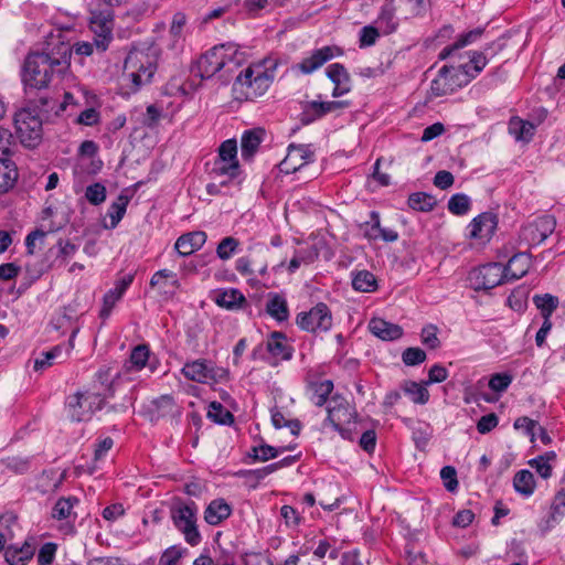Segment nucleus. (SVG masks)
Returning a JSON list of instances; mask_svg holds the SVG:
<instances>
[{"label":"nucleus","instance_id":"13d9d810","mask_svg":"<svg viewBox=\"0 0 565 565\" xmlns=\"http://www.w3.org/2000/svg\"><path fill=\"white\" fill-rule=\"evenodd\" d=\"M379 36L380 32L377 28H374L372 25L363 26L360 31V47H367L374 45Z\"/></svg>","mask_w":565,"mask_h":565},{"label":"nucleus","instance_id":"dca6fc26","mask_svg":"<svg viewBox=\"0 0 565 565\" xmlns=\"http://www.w3.org/2000/svg\"><path fill=\"white\" fill-rule=\"evenodd\" d=\"M350 106V102L348 100H330V102H319L311 100L308 102L301 114V121L303 124H310L317 119L324 117L331 113L341 111L344 108Z\"/></svg>","mask_w":565,"mask_h":565},{"label":"nucleus","instance_id":"bb28decb","mask_svg":"<svg viewBox=\"0 0 565 565\" xmlns=\"http://www.w3.org/2000/svg\"><path fill=\"white\" fill-rule=\"evenodd\" d=\"M310 401L316 406H323L333 391V383L330 380L310 382L307 386Z\"/></svg>","mask_w":565,"mask_h":565},{"label":"nucleus","instance_id":"603ef678","mask_svg":"<svg viewBox=\"0 0 565 565\" xmlns=\"http://www.w3.org/2000/svg\"><path fill=\"white\" fill-rule=\"evenodd\" d=\"M513 381V376L509 373H495L489 380V387L495 393H501L508 390Z\"/></svg>","mask_w":565,"mask_h":565},{"label":"nucleus","instance_id":"f03ea898","mask_svg":"<svg viewBox=\"0 0 565 565\" xmlns=\"http://www.w3.org/2000/svg\"><path fill=\"white\" fill-rule=\"evenodd\" d=\"M170 518L174 527L180 531L185 542L191 546H198L202 536L198 529V505L194 501L174 499L170 507Z\"/></svg>","mask_w":565,"mask_h":565},{"label":"nucleus","instance_id":"7c9ffc66","mask_svg":"<svg viewBox=\"0 0 565 565\" xmlns=\"http://www.w3.org/2000/svg\"><path fill=\"white\" fill-rule=\"evenodd\" d=\"M157 417H180L181 407L177 405L174 398L170 395H162L153 402Z\"/></svg>","mask_w":565,"mask_h":565},{"label":"nucleus","instance_id":"ddd939ff","mask_svg":"<svg viewBox=\"0 0 565 565\" xmlns=\"http://www.w3.org/2000/svg\"><path fill=\"white\" fill-rule=\"evenodd\" d=\"M461 70L455 66L444 65L435 79L430 84V93L435 97L445 96L454 93L457 87L465 84V78L461 79Z\"/></svg>","mask_w":565,"mask_h":565},{"label":"nucleus","instance_id":"8fccbe9b","mask_svg":"<svg viewBox=\"0 0 565 565\" xmlns=\"http://www.w3.org/2000/svg\"><path fill=\"white\" fill-rule=\"evenodd\" d=\"M63 352V348L61 345H56L53 349L42 353L41 359H36L34 361V370L42 371L53 364V361L57 358H61Z\"/></svg>","mask_w":565,"mask_h":565},{"label":"nucleus","instance_id":"0eeeda50","mask_svg":"<svg viewBox=\"0 0 565 565\" xmlns=\"http://www.w3.org/2000/svg\"><path fill=\"white\" fill-rule=\"evenodd\" d=\"M327 412L323 425H330L343 439L353 440L350 425L354 422L356 412L350 403L344 397L335 395L331 398Z\"/></svg>","mask_w":565,"mask_h":565},{"label":"nucleus","instance_id":"a18cd8bd","mask_svg":"<svg viewBox=\"0 0 565 565\" xmlns=\"http://www.w3.org/2000/svg\"><path fill=\"white\" fill-rule=\"evenodd\" d=\"M78 500L74 497L61 498L56 501L52 510V516L56 520H64L71 516L74 504Z\"/></svg>","mask_w":565,"mask_h":565},{"label":"nucleus","instance_id":"a211bd4d","mask_svg":"<svg viewBox=\"0 0 565 565\" xmlns=\"http://www.w3.org/2000/svg\"><path fill=\"white\" fill-rule=\"evenodd\" d=\"M497 225L495 214L491 212L481 213L469 224V236L471 238L489 239L494 234Z\"/></svg>","mask_w":565,"mask_h":565},{"label":"nucleus","instance_id":"a19ab883","mask_svg":"<svg viewBox=\"0 0 565 565\" xmlns=\"http://www.w3.org/2000/svg\"><path fill=\"white\" fill-rule=\"evenodd\" d=\"M130 198L124 194H120L117 201L113 202L108 209L107 215L110 218L109 228H115L119 222L122 220L127 205L129 203Z\"/></svg>","mask_w":565,"mask_h":565},{"label":"nucleus","instance_id":"5fc2aeb1","mask_svg":"<svg viewBox=\"0 0 565 565\" xmlns=\"http://www.w3.org/2000/svg\"><path fill=\"white\" fill-rule=\"evenodd\" d=\"M217 159L227 160L228 161H238L237 160V143L235 139H227L223 141L218 148Z\"/></svg>","mask_w":565,"mask_h":565},{"label":"nucleus","instance_id":"774afa93","mask_svg":"<svg viewBox=\"0 0 565 565\" xmlns=\"http://www.w3.org/2000/svg\"><path fill=\"white\" fill-rule=\"evenodd\" d=\"M529 465L544 479L552 476L553 468L551 463L543 460V458L535 457L529 461Z\"/></svg>","mask_w":565,"mask_h":565},{"label":"nucleus","instance_id":"0e129e2a","mask_svg":"<svg viewBox=\"0 0 565 565\" xmlns=\"http://www.w3.org/2000/svg\"><path fill=\"white\" fill-rule=\"evenodd\" d=\"M56 553V544L54 543H45L39 551L38 554V563L40 565H51L54 561Z\"/></svg>","mask_w":565,"mask_h":565},{"label":"nucleus","instance_id":"bf43d9fd","mask_svg":"<svg viewBox=\"0 0 565 565\" xmlns=\"http://www.w3.org/2000/svg\"><path fill=\"white\" fill-rule=\"evenodd\" d=\"M184 552H185V550L182 548L181 546L172 545L163 552V554L160 558V564L161 565H177Z\"/></svg>","mask_w":565,"mask_h":565},{"label":"nucleus","instance_id":"de8ad7c7","mask_svg":"<svg viewBox=\"0 0 565 565\" xmlns=\"http://www.w3.org/2000/svg\"><path fill=\"white\" fill-rule=\"evenodd\" d=\"M448 210L455 215H465L470 210V199L463 193L454 194L448 201Z\"/></svg>","mask_w":565,"mask_h":565},{"label":"nucleus","instance_id":"6e6552de","mask_svg":"<svg viewBox=\"0 0 565 565\" xmlns=\"http://www.w3.org/2000/svg\"><path fill=\"white\" fill-rule=\"evenodd\" d=\"M105 397L102 392H77L67 397L66 408L73 422H87L96 411L103 408Z\"/></svg>","mask_w":565,"mask_h":565},{"label":"nucleus","instance_id":"338daca9","mask_svg":"<svg viewBox=\"0 0 565 565\" xmlns=\"http://www.w3.org/2000/svg\"><path fill=\"white\" fill-rule=\"evenodd\" d=\"M448 377V371L441 364H434L428 371V379L425 385L441 383Z\"/></svg>","mask_w":565,"mask_h":565},{"label":"nucleus","instance_id":"e433bc0d","mask_svg":"<svg viewBox=\"0 0 565 565\" xmlns=\"http://www.w3.org/2000/svg\"><path fill=\"white\" fill-rule=\"evenodd\" d=\"M215 302L217 306L234 310L238 309L243 302H245V297L237 289H228L221 291L215 297Z\"/></svg>","mask_w":565,"mask_h":565},{"label":"nucleus","instance_id":"aec40b11","mask_svg":"<svg viewBox=\"0 0 565 565\" xmlns=\"http://www.w3.org/2000/svg\"><path fill=\"white\" fill-rule=\"evenodd\" d=\"M206 242V234L202 231L190 232L181 235L175 244L174 248L180 256H189L195 250L200 249Z\"/></svg>","mask_w":565,"mask_h":565},{"label":"nucleus","instance_id":"6ab92c4d","mask_svg":"<svg viewBox=\"0 0 565 565\" xmlns=\"http://www.w3.org/2000/svg\"><path fill=\"white\" fill-rule=\"evenodd\" d=\"M531 267V254L520 252L514 254L503 266L507 281H514L525 276Z\"/></svg>","mask_w":565,"mask_h":565},{"label":"nucleus","instance_id":"39448f33","mask_svg":"<svg viewBox=\"0 0 565 565\" xmlns=\"http://www.w3.org/2000/svg\"><path fill=\"white\" fill-rule=\"evenodd\" d=\"M271 81L273 76L260 66H248L236 76L233 90L239 95L238 98L254 99L265 94Z\"/></svg>","mask_w":565,"mask_h":565},{"label":"nucleus","instance_id":"c03bdc74","mask_svg":"<svg viewBox=\"0 0 565 565\" xmlns=\"http://www.w3.org/2000/svg\"><path fill=\"white\" fill-rule=\"evenodd\" d=\"M207 417L221 425H227L234 422L233 414L225 409L224 406L218 402H212L210 404Z\"/></svg>","mask_w":565,"mask_h":565},{"label":"nucleus","instance_id":"4468645a","mask_svg":"<svg viewBox=\"0 0 565 565\" xmlns=\"http://www.w3.org/2000/svg\"><path fill=\"white\" fill-rule=\"evenodd\" d=\"M342 54L343 50L341 47L335 45H327L312 51L311 54L302 58L295 66V68L305 75H309L319 70L333 57L341 56Z\"/></svg>","mask_w":565,"mask_h":565},{"label":"nucleus","instance_id":"20e7f679","mask_svg":"<svg viewBox=\"0 0 565 565\" xmlns=\"http://www.w3.org/2000/svg\"><path fill=\"white\" fill-rule=\"evenodd\" d=\"M15 135L20 142L26 148H35L42 141V119L33 107L19 109L13 117Z\"/></svg>","mask_w":565,"mask_h":565},{"label":"nucleus","instance_id":"864d4df0","mask_svg":"<svg viewBox=\"0 0 565 565\" xmlns=\"http://www.w3.org/2000/svg\"><path fill=\"white\" fill-rule=\"evenodd\" d=\"M426 352L417 347L407 348L402 354L404 364L408 366H415L423 363L426 360Z\"/></svg>","mask_w":565,"mask_h":565},{"label":"nucleus","instance_id":"412c9836","mask_svg":"<svg viewBox=\"0 0 565 565\" xmlns=\"http://www.w3.org/2000/svg\"><path fill=\"white\" fill-rule=\"evenodd\" d=\"M369 329L372 334L384 341L397 340L403 335L402 327L381 318H373L369 323Z\"/></svg>","mask_w":565,"mask_h":565},{"label":"nucleus","instance_id":"f704fd0d","mask_svg":"<svg viewBox=\"0 0 565 565\" xmlns=\"http://www.w3.org/2000/svg\"><path fill=\"white\" fill-rule=\"evenodd\" d=\"M376 23L385 34H391L396 31L398 23L395 17V8L392 2L383 6Z\"/></svg>","mask_w":565,"mask_h":565},{"label":"nucleus","instance_id":"e2e57ef3","mask_svg":"<svg viewBox=\"0 0 565 565\" xmlns=\"http://www.w3.org/2000/svg\"><path fill=\"white\" fill-rule=\"evenodd\" d=\"M162 117V111L156 105H149L146 109V114L142 119L143 126L152 129L156 128L159 124L160 118Z\"/></svg>","mask_w":565,"mask_h":565},{"label":"nucleus","instance_id":"9d476101","mask_svg":"<svg viewBox=\"0 0 565 565\" xmlns=\"http://www.w3.org/2000/svg\"><path fill=\"white\" fill-rule=\"evenodd\" d=\"M557 222L553 215H543L523 225L519 232V245L527 248L542 244L551 236Z\"/></svg>","mask_w":565,"mask_h":565},{"label":"nucleus","instance_id":"49530a36","mask_svg":"<svg viewBox=\"0 0 565 565\" xmlns=\"http://www.w3.org/2000/svg\"><path fill=\"white\" fill-rule=\"evenodd\" d=\"M361 230L363 231V235L370 241H376L380 238L381 233V222L380 214L375 211L370 213V221L364 222L361 225Z\"/></svg>","mask_w":565,"mask_h":565},{"label":"nucleus","instance_id":"5701e85b","mask_svg":"<svg viewBox=\"0 0 565 565\" xmlns=\"http://www.w3.org/2000/svg\"><path fill=\"white\" fill-rule=\"evenodd\" d=\"M232 513L231 505L224 499H216L210 502L204 511V520L210 525H217Z\"/></svg>","mask_w":565,"mask_h":565},{"label":"nucleus","instance_id":"c85d7f7f","mask_svg":"<svg viewBox=\"0 0 565 565\" xmlns=\"http://www.w3.org/2000/svg\"><path fill=\"white\" fill-rule=\"evenodd\" d=\"M266 312L278 322L286 321L289 317L286 299L278 294H269V299L266 303Z\"/></svg>","mask_w":565,"mask_h":565},{"label":"nucleus","instance_id":"09e8293b","mask_svg":"<svg viewBox=\"0 0 565 565\" xmlns=\"http://www.w3.org/2000/svg\"><path fill=\"white\" fill-rule=\"evenodd\" d=\"M239 243L232 236L224 237L217 245L216 254L222 260L230 259L235 254Z\"/></svg>","mask_w":565,"mask_h":565},{"label":"nucleus","instance_id":"a878e982","mask_svg":"<svg viewBox=\"0 0 565 565\" xmlns=\"http://www.w3.org/2000/svg\"><path fill=\"white\" fill-rule=\"evenodd\" d=\"M34 551L35 547L29 542H24L20 547L10 545L6 548V561L10 565H25L33 557Z\"/></svg>","mask_w":565,"mask_h":565},{"label":"nucleus","instance_id":"6e6d98bb","mask_svg":"<svg viewBox=\"0 0 565 565\" xmlns=\"http://www.w3.org/2000/svg\"><path fill=\"white\" fill-rule=\"evenodd\" d=\"M437 327L434 324H427L422 329L420 338L424 345L429 349H437L440 345V341L437 337Z\"/></svg>","mask_w":565,"mask_h":565},{"label":"nucleus","instance_id":"37998d69","mask_svg":"<svg viewBox=\"0 0 565 565\" xmlns=\"http://www.w3.org/2000/svg\"><path fill=\"white\" fill-rule=\"evenodd\" d=\"M290 449H291V447L276 448V447L269 446L267 444H264V445H260L257 447H253L249 456L255 461H267L269 459H274V458L278 457L280 454H282L287 450H290Z\"/></svg>","mask_w":565,"mask_h":565},{"label":"nucleus","instance_id":"f8f14e48","mask_svg":"<svg viewBox=\"0 0 565 565\" xmlns=\"http://www.w3.org/2000/svg\"><path fill=\"white\" fill-rule=\"evenodd\" d=\"M475 290H489L501 284L508 282L503 266L500 263H489L473 268L468 277Z\"/></svg>","mask_w":565,"mask_h":565},{"label":"nucleus","instance_id":"c756f323","mask_svg":"<svg viewBox=\"0 0 565 565\" xmlns=\"http://www.w3.org/2000/svg\"><path fill=\"white\" fill-rule=\"evenodd\" d=\"M487 63V57L482 52H473L469 63L458 66L461 70L465 84L475 78L486 67Z\"/></svg>","mask_w":565,"mask_h":565},{"label":"nucleus","instance_id":"2eb2a0df","mask_svg":"<svg viewBox=\"0 0 565 565\" xmlns=\"http://www.w3.org/2000/svg\"><path fill=\"white\" fill-rule=\"evenodd\" d=\"M315 160V152L308 145H290L286 158L279 163V170L289 174Z\"/></svg>","mask_w":565,"mask_h":565},{"label":"nucleus","instance_id":"c9c22d12","mask_svg":"<svg viewBox=\"0 0 565 565\" xmlns=\"http://www.w3.org/2000/svg\"><path fill=\"white\" fill-rule=\"evenodd\" d=\"M513 487L518 493L530 497L535 490L533 473L526 469L520 470L513 478Z\"/></svg>","mask_w":565,"mask_h":565},{"label":"nucleus","instance_id":"2f4dec72","mask_svg":"<svg viewBox=\"0 0 565 565\" xmlns=\"http://www.w3.org/2000/svg\"><path fill=\"white\" fill-rule=\"evenodd\" d=\"M210 173L214 179L226 177L225 181L230 182L239 173L238 161L227 162V160L216 158Z\"/></svg>","mask_w":565,"mask_h":565},{"label":"nucleus","instance_id":"680f3d73","mask_svg":"<svg viewBox=\"0 0 565 565\" xmlns=\"http://www.w3.org/2000/svg\"><path fill=\"white\" fill-rule=\"evenodd\" d=\"M499 424V417L494 413L487 414L482 416L477 422V430L484 435L494 429Z\"/></svg>","mask_w":565,"mask_h":565},{"label":"nucleus","instance_id":"4d7b16f0","mask_svg":"<svg viewBox=\"0 0 565 565\" xmlns=\"http://www.w3.org/2000/svg\"><path fill=\"white\" fill-rule=\"evenodd\" d=\"M536 426H539L537 422L527 416H521L516 418L513 424L515 429L524 430V433L530 437L531 443L535 440Z\"/></svg>","mask_w":565,"mask_h":565},{"label":"nucleus","instance_id":"3c124183","mask_svg":"<svg viewBox=\"0 0 565 565\" xmlns=\"http://www.w3.org/2000/svg\"><path fill=\"white\" fill-rule=\"evenodd\" d=\"M85 198L93 205H99L106 200V188L104 184L96 182L86 188Z\"/></svg>","mask_w":565,"mask_h":565},{"label":"nucleus","instance_id":"58836bf2","mask_svg":"<svg viewBox=\"0 0 565 565\" xmlns=\"http://www.w3.org/2000/svg\"><path fill=\"white\" fill-rule=\"evenodd\" d=\"M437 201L435 196L425 192L412 193L408 198V206L420 212H429L434 210Z\"/></svg>","mask_w":565,"mask_h":565},{"label":"nucleus","instance_id":"f3484780","mask_svg":"<svg viewBox=\"0 0 565 565\" xmlns=\"http://www.w3.org/2000/svg\"><path fill=\"white\" fill-rule=\"evenodd\" d=\"M327 77L333 83L332 97H341L352 89L351 76L343 64L333 63L327 67Z\"/></svg>","mask_w":565,"mask_h":565},{"label":"nucleus","instance_id":"423d86ee","mask_svg":"<svg viewBox=\"0 0 565 565\" xmlns=\"http://www.w3.org/2000/svg\"><path fill=\"white\" fill-rule=\"evenodd\" d=\"M233 54H236V50H234L232 45L222 44L214 46L200 56L193 72L202 79L211 78L225 67H227V72H230L232 71L230 65L237 64V62L234 61Z\"/></svg>","mask_w":565,"mask_h":565},{"label":"nucleus","instance_id":"ea45409f","mask_svg":"<svg viewBox=\"0 0 565 565\" xmlns=\"http://www.w3.org/2000/svg\"><path fill=\"white\" fill-rule=\"evenodd\" d=\"M403 391L416 404L424 405L429 399V392L426 388L425 382L419 384L414 381H407L403 385Z\"/></svg>","mask_w":565,"mask_h":565},{"label":"nucleus","instance_id":"b1692460","mask_svg":"<svg viewBox=\"0 0 565 565\" xmlns=\"http://www.w3.org/2000/svg\"><path fill=\"white\" fill-rule=\"evenodd\" d=\"M265 135L264 129H252L243 134L241 140L242 157L245 160H250L257 152L259 145L263 141Z\"/></svg>","mask_w":565,"mask_h":565},{"label":"nucleus","instance_id":"79ce46f5","mask_svg":"<svg viewBox=\"0 0 565 565\" xmlns=\"http://www.w3.org/2000/svg\"><path fill=\"white\" fill-rule=\"evenodd\" d=\"M533 302L541 311L544 319H550L559 303L558 298L551 294L535 295L533 297Z\"/></svg>","mask_w":565,"mask_h":565},{"label":"nucleus","instance_id":"f257e3e1","mask_svg":"<svg viewBox=\"0 0 565 565\" xmlns=\"http://www.w3.org/2000/svg\"><path fill=\"white\" fill-rule=\"evenodd\" d=\"M71 52L65 50L57 56L44 52L30 53L23 64L22 82L26 90L47 88L54 74L70 67Z\"/></svg>","mask_w":565,"mask_h":565},{"label":"nucleus","instance_id":"cd10ccee","mask_svg":"<svg viewBox=\"0 0 565 565\" xmlns=\"http://www.w3.org/2000/svg\"><path fill=\"white\" fill-rule=\"evenodd\" d=\"M18 180V170L14 163L6 158L0 159V193L12 189Z\"/></svg>","mask_w":565,"mask_h":565},{"label":"nucleus","instance_id":"4be33fe9","mask_svg":"<svg viewBox=\"0 0 565 565\" xmlns=\"http://www.w3.org/2000/svg\"><path fill=\"white\" fill-rule=\"evenodd\" d=\"M266 349L276 359L287 361L292 358L294 349L282 332H273L266 342Z\"/></svg>","mask_w":565,"mask_h":565},{"label":"nucleus","instance_id":"7ed1b4c3","mask_svg":"<svg viewBox=\"0 0 565 565\" xmlns=\"http://www.w3.org/2000/svg\"><path fill=\"white\" fill-rule=\"evenodd\" d=\"M156 70V57L148 51L132 49L125 58L124 72L130 78L135 89L150 83Z\"/></svg>","mask_w":565,"mask_h":565},{"label":"nucleus","instance_id":"473e14b6","mask_svg":"<svg viewBox=\"0 0 565 565\" xmlns=\"http://www.w3.org/2000/svg\"><path fill=\"white\" fill-rule=\"evenodd\" d=\"M534 125L519 118H512L509 122V132L518 141L529 142L534 136Z\"/></svg>","mask_w":565,"mask_h":565},{"label":"nucleus","instance_id":"052dcab7","mask_svg":"<svg viewBox=\"0 0 565 565\" xmlns=\"http://www.w3.org/2000/svg\"><path fill=\"white\" fill-rule=\"evenodd\" d=\"M440 478L448 491L454 492L458 488L457 472L454 467L445 466L440 470Z\"/></svg>","mask_w":565,"mask_h":565},{"label":"nucleus","instance_id":"72a5a7b5","mask_svg":"<svg viewBox=\"0 0 565 565\" xmlns=\"http://www.w3.org/2000/svg\"><path fill=\"white\" fill-rule=\"evenodd\" d=\"M150 351L148 345L139 344L130 353L129 360L125 362L124 367L127 371H140L149 360Z\"/></svg>","mask_w":565,"mask_h":565},{"label":"nucleus","instance_id":"4c0bfd02","mask_svg":"<svg viewBox=\"0 0 565 565\" xmlns=\"http://www.w3.org/2000/svg\"><path fill=\"white\" fill-rule=\"evenodd\" d=\"M352 286L361 292H372L377 288L375 276L369 270H360L353 274Z\"/></svg>","mask_w":565,"mask_h":565},{"label":"nucleus","instance_id":"1a4fd4ad","mask_svg":"<svg viewBox=\"0 0 565 565\" xmlns=\"http://www.w3.org/2000/svg\"><path fill=\"white\" fill-rule=\"evenodd\" d=\"M181 372L188 380L203 384L225 382L230 376L227 369L205 359L186 362Z\"/></svg>","mask_w":565,"mask_h":565},{"label":"nucleus","instance_id":"69168bd1","mask_svg":"<svg viewBox=\"0 0 565 565\" xmlns=\"http://www.w3.org/2000/svg\"><path fill=\"white\" fill-rule=\"evenodd\" d=\"M484 32L483 28H476L473 30H470L469 32L461 34L455 42V47H465L477 40H479Z\"/></svg>","mask_w":565,"mask_h":565},{"label":"nucleus","instance_id":"9b49d317","mask_svg":"<svg viewBox=\"0 0 565 565\" xmlns=\"http://www.w3.org/2000/svg\"><path fill=\"white\" fill-rule=\"evenodd\" d=\"M296 324L307 332H327L332 327V315L326 303L319 302L309 311L299 312L296 317Z\"/></svg>","mask_w":565,"mask_h":565},{"label":"nucleus","instance_id":"393cba45","mask_svg":"<svg viewBox=\"0 0 565 565\" xmlns=\"http://www.w3.org/2000/svg\"><path fill=\"white\" fill-rule=\"evenodd\" d=\"M150 286L162 289L164 294L174 295L175 290L180 288V282L175 273L160 269L152 275Z\"/></svg>","mask_w":565,"mask_h":565}]
</instances>
